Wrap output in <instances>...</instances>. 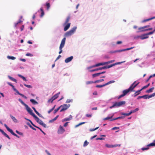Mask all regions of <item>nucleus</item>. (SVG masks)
<instances>
[{
	"label": "nucleus",
	"mask_w": 155,
	"mask_h": 155,
	"mask_svg": "<svg viewBox=\"0 0 155 155\" xmlns=\"http://www.w3.org/2000/svg\"><path fill=\"white\" fill-rule=\"evenodd\" d=\"M46 5L47 6V9L48 10H49L50 8V4L49 3L46 2Z\"/></svg>",
	"instance_id": "ea45409f"
},
{
	"label": "nucleus",
	"mask_w": 155,
	"mask_h": 155,
	"mask_svg": "<svg viewBox=\"0 0 155 155\" xmlns=\"http://www.w3.org/2000/svg\"><path fill=\"white\" fill-rule=\"evenodd\" d=\"M148 147H143L141 148V150H143L144 151L145 150H147L149 149V148Z\"/></svg>",
	"instance_id": "8fccbe9b"
},
{
	"label": "nucleus",
	"mask_w": 155,
	"mask_h": 155,
	"mask_svg": "<svg viewBox=\"0 0 155 155\" xmlns=\"http://www.w3.org/2000/svg\"><path fill=\"white\" fill-rule=\"evenodd\" d=\"M18 76L21 78H22L24 81H26L27 80L26 79L25 77H24L23 76L20 75V74H18Z\"/></svg>",
	"instance_id": "4c0bfd02"
},
{
	"label": "nucleus",
	"mask_w": 155,
	"mask_h": 155,
	"mask_svg": "<svg viewBox=\"0 0 155 155\" xmlns=\"http://www.w3.org/2000/svg\"><path fill=\"white\" fill-rule=\"evenodd\" d=\"M140 91H141V90H140H140H138L137 91H136V92L134 93V97H135L137 95L139 94H140Z\"/></svg>",
	"instance_id": "7c9ffc66"
},
{
	"label": "nucleus",
	"mask_w": 155,
	"mask_h": 155,
	"mask_svg": "<svg viewBox=\"0 0 155 155\" xmlns=\"http://www.w3.org/2000/svg\"><path fill=\"white\" fill-rule=\"evenodd\" d=\"M60 108V107H59L57 109H55L54 111V113H56L59 110Z\"/></svg>",
	"instance_id": "603ef678"
},
{
	"label": "nucleus",
	"mask_w": 155,
	"mask_h": 155,
	"mask_svg": "<svg viewBox=\"0 0 155 155\" xmlns=\"http://www.w3.org/2000/svg\"><path fill=\"white\" fill-rule=\"evenodd\" d=\"M10 116L11 117V118L13 120L15 123H17L18 122L17 120L15 118L12 116L11 115H10Z\"/></svg>",
	"instance_id": "bb28decb"
},
{
	"label": "nucleus",
	"mask_w": 155,
	"mask_h": 155,
	"mask_svg": "<svg viewBox=\"0 0 155 155\" xmlns=\"http://www.w3.org/2000/svg\"><path fill=\"white\" fill-rule=\"evenodd\" d=\"M70 16H68L67 17V18L65 21L64 23V25H66L67 23H68V22L70 20Z\"/></svg>",
	"instance_id": "a878e982"
},
{
	"label": "nucleus",
	"mask_w": 155,
	"mask_h": 155,
	"mask_svg": "<svg viewBox=\"0 0 155 155\" xmlns=\"http://www.w3.org/2000/svg\"><path fill=\"white\" fill-rule=\"evenodd\" d=\"M150 27V25H147L146 26H144L143 27H140V28H138V29L139 30L138 32H142L143 31H140L142 30H144V28H146L149 27Z\"/></svg>",
	"instance_id": "2eb2a0df"
},
{
	"label": "nucleus",
	"mask_w": 155,
	"mask_h": 155,
	"mask_svg": "<svg viewBox=\"0 0 155 155\" xmlns=\"http://www.w3.org/2000/svg\"><path fill=\"white\" fill-rule=\"evenodd\" d=\"M8 78H9V79H10L11 80H12L13 81H14L16 83H17V81L15 78H14L10 76H8Z\"/></svg>",
	"instance_id": "c85d7f7f"
},
{
	"label": "nucleus",
	"mask_w": 155,
	"mask_h": 155,
	"mask_svg": "<svg viewBox=\"0 0 155 155\" xmlns=\"http://www.w3.org/2000/svg\"><path fill=\"white\" fill-rule=\"evenodd\" d=\"M25 107H26V109L27 111L31 115H32L33 117L35 115L33 112L32 110L26 104Z\"/></svg>",
	"instance_id": "0eeeda50"
},
{
	"label": "nucleus",
	"mask_w": 155,
	"mask_h": 155,
	"mask_svg": "<svg viewBox=\"0 0 155 155\" xmlns=\"http://www.w3.org/2000/svg\"><path fill=\"white\" fill-rule=\"evenodd\" d=\"M30 101L33 104H38V102L33 99H31L30 100Z\"/></svg>",
	"instance_id": "aec40b11"
},
{
	"label": "nucleus",
	"mask_w": 155,
	"mask_h": 155,
	"mask_svg": "<svg viewBox=\"0 0 155 155\" xmlns=\"http://www.w3.org/2000/svg\"><path fill=\"white\" fill-rule=\"evenodd\" d=\"M72 119V117L71 115H70L69 117L66 118L64 119V121H69Z\"/></svg>",
	"instance_id": "cd10ccee"
},
{
	"label": "nucleus",
	"mask_w": 155,
	"mask_h": 155,
	"mask_svg": "<svg viewBox=\"0 0 155 155\" xmlns=\"http://www.w3.org/2000/svg\"><path fill=\"white\" fill-rule=\"evenodd\" d=\"M70 23H67L66 25H63L64 26V31H66L70 27Z\"/></svg>",
	"instance_id": "4468645a"
},
{
	"label": "nucleus",
	"mask_w": 155,
	"mask_h": 155,
	"mask_svg": "<svg viewBox=\"0 0 155 155\" xmlns=\"http://www.w3.org/2000/svg\"><path fill=\"white\" fill-rule=\"evenodd\" d=\"M134 48V47H131V48H127L125 49H123L121 50H117V51H114V52H122V51H126L127 50H131V49H132Z\"/></svg>",
	"instance_id": "ddd939ff"
},
{
	"label": "nucleus",
	"mask_w": 155,
	"mask_h": 155,
	"mask_svg": "<svg viewBox=\"0 0 155 155\" xmlns=\"http://www.w3.org/2000/svg\"><path fill=\"white\" fill-rule=\"evenodd\" d=\"M24 85L26 87H27L29 88H32V86L30 85H27L25 84H24Z\"/></svg>",
	"instance_id": "a18cd8bd"
},
{
	"label": "nucleus",
	"mask_w": 155,
	"mask_h": 155,
	"mask_svg": "<svg viewBox=\"0 0 155 155\" xmlns=\"http://www.w3.org/2000/svg\"><path fill=\"white\" fill-rule=\"evenodd\" d=\"M136 82V81H135L130 86V87H131V88L133 91L134 88H135L140 83L139 82H138L137 84H134Z\"/></svg>",
	"instance_id": "9b49d317"
},
{
	"label": "nucleus",
	"mask_w": 155,
	"mask_h": 155,
	"mask_svg": "<svg viewBox=\"0 0 155 155\" xmlns=\"http://www.w3.org/2000/svg\"><path fill=\"white\" fill-rule=\"evenodd\" d=\"M28 125L29 126V127L33 130H36V129L35 128L33 127L31 125L29 124H28Z\"/></svg>",
	"instance_id": "3c124183"
},
{
	"label": "nucleus",
	"mask_w": 155,
	"mask_h": 155,
	"mask_svg": "<svg viewBox=\"0 0 155 155\" xmlns=\"http://www.w3.org/2000/svg\"><path fill=\"white\" fill-rule=\"evenodd\" d=\"M155 96V92L149 95L148 98H151Z\"/></svg>",
	"instance_id": "09e8293b"
},
{
	"label": "nucleus",
	"mask_w": 155,
	"mask_h": 155,
	"mask_svg": "<svg viewBox=\"0 0 155 155\" xmlns=\"http://www.w3.org/2000/svg\"><path fill=\"white\" fill-rule=\"evenodd\" d=\"M115 61L114 60H112L108 61L107 62H103L101 63H97V67L100 65H104L106 64H107L114 62Z\"/></svg>",
	"instance_id": "6e6552de"
},
{
	"label": "nucleus",
	"mask_w": 155,
	"mask_h": 155,
	"mask_svg": "<svg viewBox=\"0 0 155 155\" xmlns=\"http://www.w3.org/2000/svg\"><path fill=\"white\" fill-rule=\"evenodd\" d=\"M119 103V107H120L123 105L125 104L126 102L124 101H122L120 102H118Z\"/></svg>",
	"instance_id": "a211bd4d"
},
{
	"label": "nucleus",
	"mask_w": 155,
	"mask_h": 155,
	"mask_svg": "<svg viewBox=\"0 0 155 155\" xmlns=\"http://www.w3.org/2000/svg\"><path fill=\"white\" fill-rule=\"evenodd\" d=\"M144 96H145L144 97V98L145 99H149L150 98H148L149 96V95H144Z\"/></svg>",
	"instance_id": "13d9d810"
},
{
	"label": "nucleus",
	"mask_w": 155,
	"mask_h": 155,
	"mask_svg": "<svg viewBox=\"0 0 155 155\" xmlns=\"http://www.w3.org/2000/svg\"><path fill=\"white\" fill-rule=\"evenodd\" d=\"M97 83V80L95 81H88L86 82V84H91L93 83Z\"/></svg>",
	"instance_id": "2f4dec72"
},
{
	"label": "nucleus",
	"mask_w": 155,
	"mask_h": 155,
	"mask_svg": "<svg viewBox=\"0 0 155 155\" xmlns=\"http://www.w3.org/2000/svg\"><path fill=\"white\" fill-rule=\"evenodd\" d=\"M121 145L120 144H115V145H111L112 147H120Z\"/></svg>",
	"instance_id": "37998d69"
},
{
	"label": "nucleus",
	"mask_w": 155,
	"mask_h": 155,
	"mask_svg": "<svg viewBox=\"0 0 155 155\" xmlns=\"http://www.w3.org/2000/svg\"><path fill=\"white\" fill-rule=\"evenodd\" d=\"M154 87H151L149 89V90H147L146 92L147 93H150L153 91V90L154 89Z\"/></svg>",
	"instance_id": "412c9836"
},
{
	"label": "nucleus",
	"mask_w": 155,
	"mask_h": 155,
	"mask_svg": "<svg viewBox=\"0 0 155 155\" xmlns=\"http://www.w3.org/2000/svg\"><path fill=\"white\" fill-rule=\"evenodd\" d=\"M155 17H152L151 18H148V19H145V20H143V21H142V22H146V21H149L150 20H151L152 19H155Z\"/></svg>",
	"instance_id": "4be33fe9"
},
{
	"label": "nucleus",
	"mask_w": 155,
	"mask_h": 155,
	"mask_svg": "<svg viewBox=\"0 0 155 155\" xmlns=\"http://www.w3.org/2000/svg\"><path fill=\"white\" fill-rule=\"evenodd\" d=\"M16 92L18 94H19V95H20V96H21V97H22L24 98L25 99H26L27 98V97L25 96L24 94H22L20 93L19 92L17 91Z\"/></svg>",
	"instance_id": "5701e85b"
},
{
	"label": "nucleus",
	"mask_w": 155,
	"mask_h": 155,
	"mask_svg": "<svg viewBox=\"0 0 155 155\" xmlns=\"http://www.w3.org/2000/svg\"><path fill=\"white\" fill-rule=\"evenodd\" d=\"M7 58L9 59H11L12 60H15L16 59V58L13 56H7Z\"/></svg>",
	"instance_id": "c9c22d12"
},
{
	"label": "nucleus",
	"mask_w": 155,
	"mask_h": 155,
	"mask_svg": "<svg viewBox=\"0 0 155 155\" xmlns=\"http://www.w3.org/2000/svg\"><path fill=\"white\" fill-rule=\"evenodd\" d=\"M60 92H59L58 93L56 94L53 96L52 97V98H53V100H54L56 99V98H57L58 97L59 95L60 94Z\"/></svg>",
	"instance_id": "6ab92c4d"
},
{
	"label": "nucleus",
	"mask_w": 155,
	"mask_h": 155,
	"mask_svg": "<svg viewBox=\"0 0 155 155\" xmlns=\"http://www.w3.org/2000/svg\"><path fill=\"white\" fill-rule=\"evenodd\" d=\"M66 38H64L61 41L59 47L60 51L59 52V54H61L62 52V48L64 47L65 42Z\"/></svg>",
	"instance_id": "20e7f679"
},
{
	"label": "nucleus",
	"mask_w": 155,
	"mask_h": 155,
	"mask_svg": "<svg viewBox=\"0 0 155 155\" xmlns=\"http://www.w3.org/2000/svg\"><path fill=\"white\" fill-rule=\"evenodd\" d=\"M16 92L18 94H19V95H20V96H21V97H22L24 98L25 99H26L27 98V97L25 96L24 94H22L20 93L19 92L17 91Z\"/></svg>",
	"instance_id": "b1692460"
},
{
	"label": "nucleus",
	"mask_w": 155,
	"mask_h": 155,
	"mask_svg": "<svg viewBox=\"0 0 155 155\" xmlns=\"http://www.w3.org/2000/svg\"><path fill=\"white\" fill-rule=\"evenodd\" d=\"M145 96H139L138 97H137V99H139L140 98H144V97H145Z\"/></svg>",
	"instance_id": "052dcab7"
},
{
	"label": "nucleus",
	"mask_w": 155,
	"mask_h": 155,
	"mask_svg": "<svg viewBox=\"0 0 155 155\" xmlns=\"http://www.w3.org/2000/svg\"><path fill=\"white\" fill-rule=\"evenodd\" d=\"M73 57L72 56H71L65 59V62L66 63H68L71 61L73 59Z\"/></svg>",
	"instance_id": "dca6fc26"
},
{
	"label": "nucleus",
	"mask_w": 155,
	"mask_h": 155,
	"mask_svg": "<svg viewBox=\"0 0 155 155\" xmlns=\"http://www.w3.org/2000/svg\"><path fill=\"white\" fill-rule=\"evenodd\" d=\"M138 110H139V109L138 108H136L135 110H133L131 111L130 112H131L132 113H134V112L138 111Z\"/></svg>",
	"instance_id": "49530a36"
},
{
	"label": "nucleus",
	"mask_w": 155,
	"mask_h": 155,
	"mask_svg": "<svg viewBox=\"0 0 155 155\" xmlns=\"http://www.w3.org/2000/svg\"><path fill=\"white\" fill-rule=\"evenodd\" d=\"M155 146V143H152L148 144L147 147L154 146Z\"/></svg>",
	"instance_id": "58836bf2"
},
{
	"label": "nucleus",
	"mask_w": 155,
	"mask_h": 155,
	"mask_svg": "<svg viewBox=\"0 0 155 155\" xmlns=\"http://www.w3.org/2000/svg\"><path fill=\"white\" fill-rule=\"evenodd\" d=\"M72 101V100H70V99H68L66 101V103H69Z\"/></svg>",
	"instance_id": "6e6d98bb"
},
{
	"label": "nucleus",
	"mask_w": 155,
	"mask_h": 155,
	"mask_svg": "<svg viewBox=\"0 0 155 155\" xmlns=\"http://www.w3.org/2000/svg\"><path fill=\"white\" fill-rule=\"evenodd\" d=\"M39 117L43 118V116L40 114H39L38 112L37 114Z\"/></svg>",
	"instance_id": "774afa93"
},
{
	"label": "nucleus",
	"mask_w": 155,
	"mask_h": 155,
	"mask_svg": "<svg viewBox=\"0 0 155 155\" xmlns=\"http://www.w3.org/2000/svg\"><path fill=\"white\" fill-rule=\"evenodd\" d=\"M119 103L118 102H115L114 103V106L115 107H119Z\"/></svg>",
	"instance_id": "79ce46f5"
},
{
	"label": "nucleus",
	"mask_w": 155,
	"mask_h": 155,
	"mask_svg": "<svg viewBox=\"0 0 155 155\" xmlns=\"http://www.w3.org/2000/svg\"><path fill=\"white\" fill-rule=\"evenodd\" d=\"M105 73V71H103L101 72H97V77H99L101 74H104Z\"/></svg>",
	"instance_id": "5fc2aeb1"
},
{
	"label": "nucleus",
	"mask_w": 155,
	"mask_h": 155,
	"mask_svg": "<svg viewBox=\"0 0 155 155\" xmlns=\"http://www.w3.org/2000/svg\"><path fill=\"white\" fill-rule=\"evenodd\" d=\"M132 114V112L130 111L128 113H122L121 114L122 115H125V116H129V115H130V114Z\"/></svg>",
	"instance_id": "c756f323"
},
{
	"label": "nucleus",
	"mask_w": 155,
	"mask_h": 155,
	"mask_svg": "<svg viewBox=\"0 0 155 155\" xmlns=\"http://www.w3.org/2000/svg\"><path fill=\"white\" fill-rule=\"evenodd\" d=\"M106 146L108 148H111V145H108L107 144H106Z\"/></svg>",
	"instance_id": "69168bd1"
},
{
	"label": "nucleus",
	"mask_w": 155,
	"mask_h": 155,
	"mask_svg": "<svg viewBox=\"0 0 155 155\" xmlns=\"http://www.w3.org/2000/svg\"><path fill=\"white\" fill-rule=\"evenodd\" d=\"M8 84L10 86H11L12 87L13 90L15 91L16 92L18 91L14 87V86L11 84L9 82H8Z\"/></svg>",
	"instance_id": "393cba45"
},
{
	"label": "nucleus",
	"mask_w": 155,
	"mask_h": 155,
	"mask_svg": "<svg viewBox=\"0 0 155 155\" xmlns=\"http://www.w3.org/2000/svg\"><path fill=\"white\" fill-rule=\"evenodd\" d=\"M10 132L14 136L17 137L19 138V137L12 130Z\"/></svg>",
	"instance_id": "72a5a7b5"
},
{
	"label": "nucleus",
	"mask_w": 155,
	"mask_h": 155,
	"mask_svg": "<svg viewBox=\"0 0 155 155\" xmlns=\"http://www.w3.org/2000/svg\"><path fill=\"white\" fill-rule=\"evenodd\" d=\"M39 117L43 118V116L40 114H39L38 112L37 114Z\"/></svg>",
	"instance_id": "338daca9"
},
{
	"label": "nucleus",
	"mask_w": 155,
	"mask_h": 155,
	"mask_svg": "<svg viewBox=\"0 0 155 155\" xmlns=\"http://www.w3.org/2000/svg\"><path fill=\"white\" fill-rule=\"evenodd\" d=\"M36 128L39 129L44 134V135H45V133L44 132H43L42 130L39 127H36Z\"/></svg>",
	"instance_id": "bf43d9fd"
},
{
	"label": "nucleus",
	"mask_w": 155,
	"mask_h": 155,
	"mask_svg": "<svg viewBox=\"0 0 155 155\" xmlns=\"http://www.w3.org/2000/svg\"><path fill=\"white\" fill-rule=\"evenodd\" d=\"M36 121L39 124L42 126L43 127H46V125L36 115L33 117Z\"/></svg>",
	"instance_id": "39448f33"
},
{
	"label": "nucleus",
	"mask_w": 155,
	"mask_h": 155,
	"mask_svg": "<svg viewBox=\"0 0 155 155\" xmlns=\"http://www.w3.org/2000/svg\"><path fill=\"white\" fill-rule=\"evenodd\" d=\"M18 100L22 104H23L25 106L26 105V104L24 103V102L21 99H19Z\"/></svg>",
	"instance_id": "e433bc0d"
},
{
	"label": "nucleus",
	"mask_w": 155,
	"mask_h": 155,
	"mask_svg": "<svg viewBox=\"0 0 155 155\" xmlns=\"http://www.w3.org/2000/svg\"><path fill=\"white\" fill-rule=\"evenodd\" d=\"M70 104H64L63 105H61L60 106L61 107V109L60 110V112H61L63 111H64L65 110L67 109L70 106Z\"/></svg>",
	"instance_id": "423d86ee"
},
{
	"label": "nucleus",
	"mask_w": 155,
	"mask_h": 155,
	"mask_svg": "<svg viewBox=\"0 0 155 155\" xmlns=\"http://www.w3.org/2000/svg\"><path fill=\"white\" fill-rule=\"evenodd\" d=\"M97 64H96L95 65H94V66H91L89 67H88L87 68L88 69H89L91 68H93V67H97Z\"/></svg>",
	"instance_id": "680f3d73"
},
{
	"label": "nucleus",
	"mask_w": 155,
	"mask_h": 155,
	"mask_svg": "<svg viewBox=\"0 0 155 155\" xmlns=\"http://www.w3.org/2000/svg\"><path fill=\"white\" fill-rule=\"evenodd\" d=\"M4 126L6 128L7 130L9 132H10L12 130V129L9 128L6 124H5Z\"/></svg>",
	"instance_id": "f704fd0d"
},
{
	"label": "nucleus",
	"mask_w": 155,
	"mask_h": 155,
	"mask_svg": "<svg viewBox=\"0 0 155 155\" xmlns=\"http://www.w3.org/2000/svg\"><path fill=\"white\" fill-rule=\"evenodd\" d=\"M54 100H53V98H52V97H51V98H50V99H49L48 100V102H50L51 103H52Z\"/></svg>",
	"instance_id": "864d4df0"
},
{
	"label": "nucleus",
	"mask_w": 155,
	"mask_h": 155,
	"mask_svg": "<svg viewBox=\"0 0 155 155\" xmlns=\"http://www.w3.org/2000/svg\"><path fill=\"white\" fill-rule=\"evenodd\" d=\"M149 36L147 35V34H145L140 36V38L141 40H143L147 38Z\"/></svg>",
	"instance_id": "f8f14e48"
},
{
	"label": "nucleus",
	"mask_w": 155,
	"mask_h": 155,
	"mask_svg": "<svg viewBox=\"0 0 155 155\" xmlns=\"http://www.w3.org/2000/svg\"><path fill=\"white\" fill-rule=\"evenodd\" d=\"M40 10L41 12V14L40 16L41 17H42L44 15V12L42 8H41Z\"/></svg>",
	"instance_id": "473e14b6"
},
{
	"label": "nucleus",
	"mask_w": 155,
	"mask_h": 155,
	"mask_svg": "<svg viewBox=\"0 0 155 155\" xmlns=\"http://www.w3.org/2000/svg\"><path fill=\"white\" fill-rule=\"evenodd\" d=\"M86 116L87 117H91L92 116L91 114H86Z\"/></svg>",
	"instance_id": "e2e57ef3"
},
{
	"label": "nucleus",
	"mask_w": 155,
	"mask_h": 155,
	"mask_svg": "<svg viewBox=\"0 0 155 155\" xmlns=\"http://www.w3.org/2000/svg\"><path fill=\"white\" fill-rule=\"evenodd\" d=\"M65 131V130L63 127L61 126H60L58 130V134H63Z\"/></svg>",
	"instance_id": "1a4fd4ad"
},
{
	"label": "nucleus",
	"mask_w": 155,
	"mask_h": 155,
	"mask_svg": "<svg viewBox=\"0 0 155 155\" xmlns=\"http://www.w3.org/2000/svg\"><path fill=\"white\" fill-rule=\"evenodd\" d=\"M89 143L86 140H85L84 142V144H83V146L84 147H85L87 146Z\"/></svg>",
	"instance_id": "a19ab883"
},
{
	"label": "nucleus",
	"mask_w": 155,
	"mask_h": 155,
	"mask_svg": "<svg viewBox=\"0 0 155 155\" xmlns=\"http://www.w3.org/2000/svg\"><path fill=\"white\" fill-rule=\"evenodd\" d=\"M112 116L111 117H108L106 118H104V120H109V119L112 118Z\"/></svg>",
	"instance_id": "c03bdc74"
},
{
	"label": "nucleus",
	"mask_w": 155,
	"mask_h": 155,
	"mask_svg": "<svg viewBox=\"0 0 155 155\" xmlns=\"http://www.w3.org/2000/svg\"><path fill=\"white\" fill-rule=\"evenodd\" d=\"M26 55L27 56H32V54L30 53H28L26 54Z\"/></svg>",
	"instance_id": "0e129e2a"
},
{
	"label": "nucleus",
	"mask_w": 155,
	"mask_h": 155,
	"mask_svg": "<svg viewBox=\"0 0 155 155\" xmlns=\"http://www.w3.org/2000/svg\"><path fill=\"white\" fill-rule=\"evenodd\" d=\"M0 131L3 134L5 137L8 138L10 140V138L9 136L2 130L0 129Z\"/></svg>",
	"instance_id": "f3484780"
},
{
	"label": "nucleus",
	"mask_w": 155,
	"mask_h": 155,
	"mask_svg": "<svg viewBox=\"0 0 155 155\" xmlns=\"http://www.w3.org/2000/svg\"><path fill=\"white\" fill-rule=\"evenodd\" d=\"M130 91H133L130 87L128 89L124 90L122 92L123 94L118 96V99H119L124 96Z\"/></svg>",
	"instance_id": "f03ea898"
},
{
	"label": "nucleus",
	"mask_w": 155,
	"mask_h": 155,
	"mask_svg": "<svg viewBox=\"0 0 155 155\" xmlns=\"http://www.w3.org/2000/svg\"><path fill=\"white\" fill-rule=\"evenodd\" d=\"M114 82H115L114 81H110L109 82H108L107 83H105V84H103V85H97V87H102L108 85L109 84H111L112 83H113Z\"/></svg>",
	"instance_id": "9d476101"
},
{
	"label": "nucleus",
	"mask_w": 155,
	"mask_h": 155,
	"mask_svg": "<svg viewBox=\"0 0 155 155\" xmlns=\"http://www.w3.org/2000/svg\"><path fill=\"white\" fill-rule=\"evenodd\" d=\"M76 28L77 27H74L71 30L65 33V37H69L73 35L75 31Z\"/></svg>",
	"instance_id": "7ed1b4c3"
},
{
	"label": "nucleus",
	"mask_w": 155,
	"mask_h": 155,
	"mask_svg": "<svg viewBox=\"0 0 155 155\" xmlns=\"http://www.w3.org/2000/svg\"><path fill=\"white\" fill-rule=\"evenodd\" d=\"M15 131H16V132L18 134H19V135H22V134H23L22 133L18 131L17 130H16Z\"/></svg>",
	"instance_id": "4d7b16f0"
},
{
	"label": "nucleus",
	"mask_w": 155,
	"mask_h": 155,
	"mask_svg": "<svg viewBox=\"0 0 155 155\" xmlns=\"http://www.w3.org/2000/svg\"><path fill=\"white\" fill-rule=\"evenodd\" d=\"M125 62V61L118 62L116 63H115L111 64V65H109L108 66H105L104 67H101V68H97V70H101L102 69L109 68H110L114 66H115L116 65L120 64L124 62Z\"/></svg>",
	"instance_id": "f257e3e1"
},
{
	"label": "nucleus",
	"mask_w": 155,
	"mask_h": 155,
	"mask_svg": "<svg viewBox=\"0 0 155 155\" xmlns=\"http://www.w3.org/2000/svg\"><path fill=\"white\" fill-rule=\"evenodd\" d=\"M152 29V28H150L147 29H144V30H141L140 31H150Z\"/></svg>",
	"instance_id": "de8ad7c7"
}]
</instances>
